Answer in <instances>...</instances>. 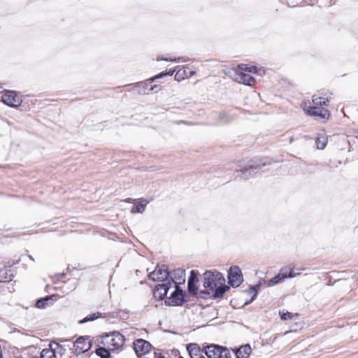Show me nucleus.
Wrapping results in <instances>:
<instances>
[{
  "label": "nucleus",
  "mask_w": 358,
  "mask_h": 358,
  "mask_svg": "<svg viewBox=\"0 0 358 358\" xmlns=\"http://www.w3.org/2000/svg\"><path fill=\"white\" fill-rule=\"evenodd\" d=\"M229 284L234 287H238L243 281L241 268L237 266H231L228 273Z\"/></svg>",
  "instance_id": "nucleus-6"
},
{
  "label": "nucleus",
  "mask_w": 358,
  "mask_h": 358,
  "mask_svg": "<svg viewBox=\"0 0 358 358\" xmlns=\"http://www.w3.org/2000/svg\"><path fill=\"white\" fill-rule=\"evenodd\" d=\"M15 273L11 268H3L0 269V282H8L13 280Z\"/></svg>",
  "instance_id": "nucleus-16"
},
{
  "label": "nucleus",
  "mask_w": 358,
  "mask_h": 358,
  "mask_svg": "<svg viewBox=\"0 0 358 358\" xmlns=\"http://www.w3.org/2000/svg\"><path fill=\"white\" fill-rule=\"evenodd\" d=\"M154 358H165L161 353L155 352Z\"/></svg>",
  "instance_id": "nucleus-41"
},
{
  "label": "nucleus",
  "mask_w": 358,
  "mask_h": 358,
  "mask_svg": "<svg viewBox=\"0 0 358 358\" xmlns=\"http://www.w3.org/2000/svg\"><path fill=\"white\" fill-rule=\"evenodd\" d=\"M130 85L131 84L124 85V87L127 88V91H128V92H131V91H133V90H136L137 91V87H129Z\"/></svg>",
  "instance_id": "nucleus-40"
},
{
  "label": "nucleus",
  "mask_w": 358,
  "mask_h": 358,
  "mask_svg": "<svg viewBox=\"0 0 358 358\" xmlns=\"http://www.w3.org/2000/svg\"><path fill=\"white\" fill-rule=\"evenodd\" d=\"M2 101L10 107H17L22 102L14 91L6 92L2 96Z\"/></svg>",
  "instance_id": "nucleus-11"
},
{
  "label": "nucleus",
  "mask_w": 358,
  "mask_h": 358,
  "mask_svg": "<svg viewBox=\"0 0 358 358\" xmlns=\"http://www.w3.org/2000/svg\"><path fill=\"white\" fill-rule=\"evenodd\" d=\"M39 357H34L33 358H38Z\"/></svg>",
  "instance_id": "nucleus-44"
},
{
  "label": "nucleus",
  "mask_w": 358,
  "mask_h": 358,
  "mask_svg": "<svg viewBox=\"0 0 358 358\" xmlns=\"http://www.w3.org/2000/svg\"><path fill=\"white\" fill-rule=\"evenodd\" d=\"M133 344L134 350L139 358L149 353L152 348L151 344L142 338L136 339Z\"/></svg>",
  "instance_id": "nucleus-8"
},
{
  "label": "nucleus",
  "mask_w": 358,
  "mask_h": 358,
  "mask_svg": "<svg viewBox=\"0 0 358 358\" xmlns=\"http://www.w3.org/2000/svg\"><path fill=\"white\" fill-rule=\"evenodd\" d=\"M176 289L171 293L169 301H166L169 305L182 306L185 302V293L179 285H175Z\"/></svg>",
  "instance_id": "nucleus-9"
},
{
  "label": "nucleus",
  "mask_w": 358,
  "mask_h": 358,
  "mask_svg": "<svg viewBox=\"0 0 358 358\" xmlns=\"http://www.w3.org/2000/svg\"><path fill=\"white\" fill-rule=\"evenodd\" d=\"M162 90V86L160 85H154L150 87V92H153L155 93L160 91Z\"/></svg>",
  "instance_id": "nucleus-38"
},
{
  "label": "nucleus",
  "mask_w": 358,
  "mask_h": 358,
  "mask_svg": "<svg viewBox=\"0 0 358 358\" xmlns=\"http://www.w3.org/2000/svg\"><path fill=\"white\" fill-rule=\"evenodd\" d=\"M148 202H146L145 203H142L141 202H138L136 203L132 208L131 212L132 213H143L145 210V206L148 204Z\"/></svg>",
  "instance_id": "nucleus-27"
},
{
  "label": "nucleus",
  "mask_w": 358,
  "mask_h": 358,
  "mask_svg": "<svg viewBox=\"0 0 358 358\" xmlns=\"http://www.w3.org/2000/svg\"><path fill=\"white\" fill-rule=\"evenodd\" d=\"M164 60H166V61H171V62H176V59H164Z\"/></svg>",
  "instance_id": "nucleus-43"
},
{
  "label": "nucleus",
  "mask_w": 358,
  "mask_h": 358,
  "mask_svg": "<svg viewBox=\"0 0 358 358\" xmlns=\"http://www.w3.org/2000/svg\"><path fill=\"white\" fill-rule=\"evenodd\" d=\"M242 70H245L246 71H248L250 73H255L257 71V66H246L243 69V68H241Z\"/></svg>",
  "instance_id": "nucleus-39"
},
{
  "label": "nucleus",
  "mask_w": 358,
  "mask_h": 358,
  "mask_svg": "<svg viewBox=\"0 0 358 358\" xmlns=\"http://www.w3.org/2000/svg\"><path fill=\"white\" fill-rule=\"evenodd\" d=\"M210 294L211 292L206 289V290H201L199 292L197 291V295L195 296L206 299L210 296Z\"/></svg>",
  "instance_id": "nucleus-31"
},
{
  "label": "nucleus",
  "mask_w": 358,
  "mask_h": 358,
  "mask_svg": "<svg viewBox=\"0 0 358 358\" xmlns=\"http://www.w3.org/2000/svg\"><path fill=\"white\" fill-rule=\"evenodd\" d=\"M220 120L223 123H229L232 121L233 118L229 116V115L225 112H222L219 115Z\"/></svg>",
  "instance_id": "nucleus-28"
},
{
  "label": "nucleus",
  "mask_w": 358,
  "mask_h": 358,
  "mask_svg": "<svg viewBox=\"0 0 358 358\" xmlns=\"http://www.w3.org/2000/svg\"><path fill=\"white\" fill-rule=\"evenodd\" d=\"M38 358H57L56 353L52 348H45L41 352Z\"/></svg>",
  "instance_id": "nucleus-22"
},
{
  "label": "nucleus",
  "mask_w": 358,
  "mask_h": 358,
  "mask_svg": "<svg viewBox=\"0 0 358 358\" xmlns=\"http://www.w3.org/2000/svg\"><path fill=\"white\" fill-rule=\"evenodd\" d=\"M51 300V296H47L44 298L39 299L36 302V306L38 308H44L48 305V302Z\"/></svg>",
  "instance_id": "nucleus-25"
},
{
  "label": "nucleus",
  "mask_w": 358,
  "mask_h": 358,
  "mask_svg": "<svg viewBox=\"0 0 358 358\" xmlns=\"http://www.w3.org/2000/svg\"><path fill=\"white\" fill-rule=\"evenodd\" d=\"M185 74L186 71L185 70L182 71V73L180 71H178L175 76V78L178 80H180V79H184Z\"/></svg>",
  "instance_id": "nucleus-35"
},
{
  "label": "nucleus",
  "mask_w": 358,
  "mask_h": 358,
  "mask_svg": "<svg viewBox=\"0 0 358 358\" xmlns=\"http://www.w3.org/2000/svg\"><path fill=\"white\" fill-rule=\"evenodd\" d=\"M293 317V314L289 312L280 313V318L282 320H291Z\"/></svg>",
  "instance_id": "nucleus-33"
},
{
  "label": "nucleus",
  "mask_w": 358,
  "mask_h": 358,
  "mask_svg": "<svg viewBox=\"0 0 358 358\" xmlns=\"http://www.w3.org/2000/svg\"><path fill=\"white\" fill-rule=\"evenodd\" d=\"M187 350L191 358H203V352L196 343H189L187 345Z\"/></svg>",
  "instance_id": "nucleus-15"
},
{
  "label": "nucleus",
  "mask_w": 358,
  "mask_h": 358,
  "mask_svg": "<svg viewBox=\"0 0 358 358\" xmlns=\"http://www.w3.org/2000/svg\"><path fill=\"white\" fill-rule=\"evenodd\" d=\"M19 261H20L19 259L18 260H9L6 263V265L4 267L10 268V267H12L13 266L18 264Z\"/></svg>",
  "instance_id": "nucleus-37"
},
{
  "label": "nucleus",
  "mask_w": 358,
  "mask_h": 358,
  "mask_svg": "<svg viewBox=\"0 0 358 358\" xmlns=\"http://www.w3.org/2000/svg\"><path fill=\"white\" fill-rule=\"evenodd\" d=\"M171 285L173 283L175 285L185 282V271L180 268L173 270L170 273Z\"/></svg>",
  "instance_id": "nucleus-14"
},
{
  "label": "nucleus",
  "mask_w": 358,
  "mask_h": 358,
  "mask_svg": "<svg viewBox=\"0 0 358 358\" xmlns=\"http://www.w3.org/2000/svg\"><path fill=\"white\" fill-rule=\"evenodd\" d=\"M17 358H22V357H17Z\"/></svg>",
  "instance_id": "nucleus-46"
},
{
  "label": "nucleus",
  "mask_w": 358,
  "mask_h": 358,
  "mask_svg": "<svg viewBox=\"0 0 358 358\" xmlns=\"http://www.w3.org/2000/svg\"><path fill=\"white\" fill-rule=\"evenodd\" d=\"M185 74L186 71L185 70L182 71V73L180 71H178L175 76V78L178 80H180V79H184Z\"/></svg>",
  "instance_id": "nucleus-36"
},
{
  "label": "nucleus",
  "mask_w": 358,
  "mask_h": 358,
  "mask_svg": "<svg viewBox=\"0 0 358 358\" xmlns=\"http://www.w3.org/2000/svg\"><path fill=\"white\" fill-rule=\"evenodd\" d=\"M110 338L109 344L112 347L111 350H118L121 348L124 343V337L120 333L114 331L111 333L110 336L107 335Z\"/></svg>",
  "instance_id": "nucleus-12"
},
{
  "label": "nucleus",
  "mask_w": 358,
  "mask_h": 358,
  "mask_svg": "<svg viewBox=\"0 0 358 358\" xmlns=\"http://www.w3.org/2000/svg\"><path fill=\"white\" fill-rule=\"evenodd\" d=\"M171 287V284L161 283L157 285L153 292L154 296L158 298L159 300L164 299Z\"/></svg>",
  "instance_id": "nucleus-13"
},
{
  "label": "nucleus",
  "mask_w": 358,
  "mask_h": 358,
  "mask_svg": "<svg viewBox=\"0 0 358 358\" xmlns=\"http://www.w3.org/2000/svg\"><path fill=\"white\" fill-rule=\"evenodd\" d=\"M178 358H183L182 357L180 356Z\"/></svg>",
  "instance_id": "nucleus-45"
},
{
  "label": "nucleus",
  "mask_w": 358,
  "mask_h": 358,
  "mask_svg": "<svg viewBox=\"0 0 358 358\" xmlns=\"http://www.w3.org/2000/svg\"><path fill=\"white\" fill-rule=\"evenodd\" d=\"M96 354L101 358H109L110 356V350L103 347L96 348Z\"/></svg>",
  "instance_id": "nucleus-24"
},
{
  "label": "nucleus",
  "mask_w": 358,
  "mask_h": 358,
  "mask_svg": "<svg viewBox=\"0 0 358 358\" xmlns=\"http://www.w3.org/2000/svg\"><path fill=\"white\" fill-rule=\"evenodd\" d=\"M271 164V160L268 158H264L260 160V162H255L253 164H250L244 169H241L238 171V176L247 180L250 176L256 173V170Z\"/></svg>",
  "instance_id": "nucleus-5"
},
{
  "label": "nucleus",
  "mask_w": 358,
  "mask_h": 358,
  "mask_svg": "<svg viewBox=\"0 0 358 358\" xmlns=\"http://www.w3.org/2000/svg\"><path fill=\"white\" fill-rule=\"evenodd\" d=\"M75 352L78 355L83 354L92 348V341L89 338L79 337L73 343Z\"/></svg>",
  "instance_id": "nucleus-10"
},
{
  "label": "nucleus",
  "mask_w": 358,
  "mask_h": 358,
  "mask_svg": "<svg viewBox=\"0 0 358 358\" xmlns=\"http://www.w3.org/2000/svg\"><path fill=\"white\" fill-rule=\"evenodd\" d=\"M101 315V313L97 312L96 313H93L92 315H89L87 317H85L83 320L80 321V324L90 322V321H94V320L100 317Z\"/></svg>",
  "instance_id": "nucleus-26"
},
{
  "label": "nucleus",
  "mask_w": 358,
  "mask_h": 358,
  "mask_svg": "<svg viewBox=\"0 0 358 358\" xmlns=\"http://www.w3.org/2000/svg\"><path fill=\"white\" fill-rule=\"evenodd\" d=\"M282 277L280 275V274H278L277 276L273 278L271 280H270V282H269V285H275V284H277L278 282H280L282 280Z\"/></svg>",
  "instance_id": "nucleus-34"
},
{
  "label": "nucleus",
  "mask_w": 358,
  "mask_h": 358,
  "mask_svg": "<svg viewBox=\"0 0 358 358\" xmlns=\"http://www.w3.org/2000/svg\"><path fill=\"white\" fill-rule=\"evenodd\" d=\"M238 82L248 86H252L255 83V79L250 75L245 73H241L238 76Z\"/></svg>",
  "instance_id": "nucleus-19"
},
{
  "label": "nucleus",
  "mask_w": 358,
  "mask_h": 358,
  "mask_svg": "<svg viewBox=\"0 0 358 358\" xmlns=\"http://www.w3.org/2000/svg\"><path fill=\"white\" fill-rule=\"evenodd\" d=\"M329 101V97L313 96V103L315 106H322Z\"/></svg>",
  "instance_id": "nucleus-21"
},
{
  "label": "nucleus",
  "mask_w": 358,
  "mask_h": 358,
  "mask_svg": "<svg viewBox=\"0 0 358 358\" xmlns=\"http://www.w3.org/2000/svg\"><path fill=\"white\" fill-rule=\"evenodd\" d=\"M149 279L153 281H160L162 283L171 284L170 272L166 266H157L155 269L148 275Z\"/></svg>",
  "instance_id": "nucleus-4"
},
{
  "label": "nucleus",
  "mask_w": 358,
  "mask_h": 358,
  "mask_svg": "<svg viewBox=\"0 0 358 358\" xmlns=\"http://www.w3.org/2000/svg\"><path fill=\"white\" fill-rule=\"evenodd\" d=\"M187 288L189 293L195 296L197 295V287L195 283L187 282Z\"/></svg>",
  "instance_id": "nucleus-30"
},
{
  "label": "nucleus",
  "mask_w": 358,
  "mask_h": 358,
  "mask_svg": "<svg viewBox=\"0 0 358 358\" xmlns=\"http://www.w3.org/2000/svg\"><path fill=\"white\" fill-rule=\"evenodd\" d=\"M225 283V278L220 272L206 271L203 273V286L208 290L215 289L219 284Z\"/></svg>",
  "instance_id": "nucleus-3"
},
{
  "label": "nucleus",
  "mask_w": 358,
  "mask_h": 358,
  "mask_svg": "<svg viewBox=\"0 0 358 358\" xmlns=\"http://www.w3.org/2000/svg\"><path fill=\"white\" fill-rule=\"evenodd\" d=\"M303 109L308 115L321 119H328L330 115L329 110L321 106H306L305 103Z\"/></svg>",
  "instance_id": "nucleus-7"
},
{
  "label": "nucleus",
  "mask_w": 358,
  "mask_h": 358,
  "mask_svg": "<svg viewBox=\"0 0 358 358\" xmlns=\"http://www.w3.org/2000/svg\"><path fill=\"white\" fill-rule=\"evenodd\" d=\"M229 289V287L224 284H219L215 289L210 290L212 297L214 299L222 298L224 294Z\"/></svg>",
  "instance_id": "nucleus-18"
},
{
  "label": "nucleus",
  "mask_w": 358,
  "mask_h": 358,
  "mask_svg": "<svg viewBox=\"0 0 358 358\" xmlns=\"http://www.w3.org/2000/svg\"><path fill=\"white\" fill-rule=\"evenodd\" d=\"M197 281H198L197 272L194 270L191 271L190 275L188 279V282L196 284Z\"/></svg>",
  "instance_id": "nucleus-32"
},
{
  "label": "nucleus",
  "mask_w": 358,
  "mask_h": 358,
  "mask_svg": "<svg viewBox=\"0 0 358 358\" xmlns=\"http://www.w3.org/2000/svg\"><path fill=\"white\" fill-rule=\"evenodd\" d=\"M327 140L324 136L318 137L316 141L317 147L319 149H324L327 145Z\"/></svg>",
  "instance_id": "nucleus-29"
},
{
  "label": "nucleus",
  "mask_w": 358,
  "mask_h": 358,
  "mask_svg": "<svg viewBox=\"0 0 358 358\" xmlns=\"http://www.w3.org/2000/svg\"><path fill=\"white\" fill-rule=\"evenodd\" d=\"M195 73H196V72H195L194 71H190V72H189V74H187V73H186V74H185V77H187V78H188V77H191V76H192L193 75H194V74H195Z\"/></svg>",
  "instance_id": "nucleus-42"
},
{
  "label": "nucleus",
  "mask_w": 358,
  "mask_h": 358,
  "mask_svg": "<svg viewBox=\"0 0 358 358\" xmlns=\"http://www.w3.org/2000/svg\"><path fill=\"white\" fill-rule=\"evenodd\" d=\"M236 358H248L251 352L250 345H242L238 349L233 350Z\"/></svg>",
  "instance_id": "nucleus-17"
},
{
  "label": "nucleus",
  "mask_w": 358,
  "mask_h": 358,
  "mask_svg": "<svg viewBox=\"0 0 358 358\" xmlns=\"http://www.w3.org/2000/svg\"><path fill=\"white\" fill-rule=\"evenodd\" d=\"M174 70L170 69L169 71L162 72L155 76H153L145 82H138L134 84H131L129 87H137V93L138 94H148L150 92V84L155 80L164 78L166 76H172L174 73Z\"/></svg>",
  "instance_id": "nucleus-2"
},
{
  "label": "nucleus",
  "mask_w": 358,
  "mask_h": 358,
  "mask_svg": "<svg viewBox=\"0 0 358 358\" xmlns=\"http://www.w3.org/2000/svg\"><path fill=\"white\" fill-rule=\"evenodd\" d=\"M279 274L283 279L296 276V274L294 273V269L289 266L282 268Z\"/></svg>",
  "instance_id": "nucleus-20"
},
{
  "label": "nucleus",
  "mask_w": 358,
  "mask_h": 358,
  "mask_svg": "<svg viewBox=\"0 0 358 358\" xmlns=\"http://www.w3.org/2000/svg\"><path fill=\"white\" fill-rule=\"evenodd\" d=\"M259 287H260L259 285H256L250 287V288L248 289V293L253 294V295L250 300H247L245 302L244 306H247V305L250 304L255 299V297L257 294V292H258V289H259Z\"/></svg>",
  "instance_id": "nucleus-23"
},
{
  "label": "nucleus",
  "mask_w": 358,
  "mask_h": 358,
  "mask_svg": "<svg viewBox=\"0 0 358 358\" xmlns=\"http://www.w3.org/2000/svg\"><path fill=\"white\" fill-rule=\"evenodd\" d=\"M202 352L208 358H231L229 349L226 347L216 344L204 346Z\"/></svg>",
  "instance_id": "nucleus-1"
}]
</instances>
